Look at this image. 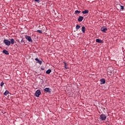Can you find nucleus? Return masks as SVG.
Instances as JSON below:
<instances>
[{
    "mask_svg": "<svg viewBox=\"0 0 125 125\" xmlns=\"http://www.w3.org/2000/svg\"><path fill=\"white\" fill-rule=\"evenodd\" d=\"M116 69H114L112 66H109L107 69V73L108 75L111 76V75H114L115 74V72Z\"/></svg>",
    "mask_w": 125,
    "mask_h": 125,
    "instance_id": "obj_1",
    "label": "nucleus"
},
{
    "mask_svg": "<svg viewBox=\"0 0 125 125\" xmlns=\"http://www.w3.org/2000/svg\"><path fill=\"white\" fill-rule=\"evenodd\" d=\"M106 118L105 115L101 114L100 116V120H101V121H105Z\"/></svg>",
    "mask_w": 125,
    "mask_h": 125,
    "instance_id": "obj_2",
    "label": "nucleus"
},
{
    "mask_svg": "<svg viewBox=\"0 0 125 125\" xmlns=\"http://www.w3.org/2000/svg\"><path fill=\"white\" fill-rule=\"evenodd\" d=\"M41 94H42V93L41 92V90L38 89L36 91L35 93V96L36 97H40V95H41Z\"/></svg>",
    "mask_w": 125,
    "mask_h": 125,
    "instance_id": "obj_3",
    "label": "nucleus"
},
{
    "mask_svg": "<svg viewBox=\"0 0 125 125\" xmlns=\"http://www.w3.org/2000/svg\"><path fill=\"white\" fill-rule=\"evenodd\" d=\"M3 42L6 45H8V46H9V45H10V41H9V40L5 39L3 40Z\"/></svg>",
    "mask_w": 125,
    "mask_h": 125,
    "instance_id": "obj_4",
    "label": "nucleus"
},
{
    "mask_svg": "<svg viewBox=\"0 0 125 125\" xmlns=\"http://www.w3.org/2000/svg\"><path fill=\"white\" fill-rule=\"evenodd\" d=\"M25 39L26 40H27L29 42H33V40H32V38L30 36H29L28 35H25Z\"/></svg>",
    "mask_w": 125,
    "mask_h": 125,
    "instance_id": "obj_5",
    "label": "nucleus"
},
{
    "mask_svg": "<svg viewBox=\"0 0 125 125\" xmlns=\"http://www.w3.org/2000/svg\"><path fill=\"white\" fill-rule=\"evenodd\" d=\"M101 30L102 32H103L104 33H106V31H107V27H106L105 26H103L101 28Z\"/></svg>",
    "mask_w": 125,
    "mask_h": 125,
    "instance_id": "obj_6",
    "label": "nucleus"
},
{
    "mask_svg": "<svg viewBox=\"0 0 125 125\" xmlns=\"http://www.w3.org/2000/svg\"><path fill=\"white\" fill-rule=\"evenodd\" d=\"M96 42H98L99 43H103V42H104L99 39H97Z\"/></svg>",
    "mask_w": 125,
    "mask_h": 125,
    "instance_id": "obj_7",
    "label": "nucleus"
},
{
    "mask_svg": "<svg viewBox=\"0 0 125 125\" xmlns=\"http://www.w3.org/2000/svg\"><path fill=\"white\" fill-rule=\"evenodd\" d=\"M83 20V16H80L79 18L78 19V22H82Z\"/></svg>",
    "mask_w": 125,
    "mask_h": 125,
    "instance_id": "obj_8",
    "label": "nucleus"
},
{
    "mask_svg": "<svg viewBox=\"0 0 125 125\" xmlns=\"http://www.w3.org/2000/svg\"><path fill=\"white\" fill-rule=\"evenodd\" d=\"M101 84H104L105 83H106V80H105L104 79H101Z\"/></svg>",
    "mask_w": 125,
    "mask_h": 125,
    "instance_id": "obj_9",
    "label": "nucleus"
},
{
    "mask_svg": "<svg viewBox=\"0 0 125 125\" xmlns=\"http://www.w3.org/2000/svg\"><path fill=\"white\" fill-rule=\"evenodd\" d=\"M2 53H4V54H6V55H8L9 54V53L8 52V51L4 50L2 51Z\"/></svg>",
    "mask_w": 125,
    "mask_h": 125,
    "instance_id": "obj_10",
    "label": "nucleus"
},
{
    "mask_svg": "<svg viewBox=\"0 0 125 125\" xmlns=\"http://www.w3.org/2000/svg\"><path fill=\"white\" fill-rule=\"evenodd\" d=\"M44 91L46 92H48V93H50L51 92V91L49 89V88H46L44 89Z\"/></svg>",
    "mask_w": 125,
    "mask_h": 125,
    "instance_id": "obj_11",
    "label": "nucleus"
},
{
    "mask_svg": "<svg viewBox=\"0 0 125 125\" xmlns=\"http://www.w3.org/2000/svg\"><path fill=\"white\" fill-rule=\"evenodd\" d=\"M88 12H89V11H88V10H85L84 11H82V13H83V14H87Z\"/></svg>",
    "mask_w": 125,
    "mask_h": 125,
    "instance_id": "obj_12",
    "label": "nucleus"
},
{
    "mask_svg": "<svg viewBox=\"0 0 125 125\" xmlns=\"http://www.w3.org/2000/svg\"><path fill=\"white\" fill-rule=\"evenodd\" d=\"M36 61L38 62V63H39V64H42V61H40L38 59V58H37L36 59H35Z\"/></svg>",
    "mask_w": 125,
    "mask_h": 125,
    "instance_id": "obj_13",
    "label": "nucleus"
},
{
    "mask_svg": "<svg viewBox=\"0 0 125 125\" xmlns=\"http://www.w3.org/2000/svg\"><path fill=\"white\" fill-rule=\"evenodd\" d=\"M63 63L64 64V68L65 69H69L68 67V63H66V62H63Z\"/></svg>",
    "mask_w": 125,
    "mask_h": 125,
    "instance_id": "obj_14",
    "label": "nucleus"
},
{
    "mask_svg": "<svg viewBox=\"0 0 125 125\" xmlns=\"http://www.w3.org/2000/svg\"><path fill=\"white\" fill-rule=\"evenodd\" d=\"M15 42V41H14V39H11L10 42L11 43V44H14Z\"/></svg>",
    "mask_w": 125,
    "mask_h": 125,
    "instance_id": "obj_15",
    "label": "nucleus"
},
{
    "mask_svg": "<svg viewBox=\"0 0 125 125\" xmlns=\"http://www.w3.org/2000/svg\"><path fill=\"white\" fill-rule=\"evenodd\" d=\"M82 32H83V34H84V33H85V27L83 26V27H82Z\"/></svg>",
    "mask_w": 125,
    "mask_h": 125,
    "instance_id": "obj_16",
    "label": "nucleus"
},
{
    "mask_svg": "<svg viewBox=\"0 0 125 125\" xmlns=\"http://www.w3.org/2000/svg\"><path fill=\"white\" fill-rule=\"evenodd\" d=\"M51 73V69H48L46 71V74H49Z\"/></svg>",
    "mask_w": 125,
    "mask_h": 125,
    "instance_id": "obj_17",
    "label": "nucleus"
},
{
    "mask_svg": "<svg viewBox=\"0 0 125 125\" xmlns=\"http://www.w3.org/2000/svg\"><path fill=\"white\" fill-rule=\"evenodd\" d=\"M80 13H81V11H79V10H76L75 12V14L77 15V14H80Z\"/></svg>",
    "mask_w": 125,
    "mask_h": 125,
    "instance_id": "obj_18",
    "label": "nucleus"
},
{
    "mask_svg": "<svg viewBox=\"0 0 125 125\" xmlns=\"http://www.w3.org/2000/svg\"><path fill=\"white\" fill-rule=\"evenodd\" d=\"M9 93L8 90H6L5 92L4 93V95H7Z\"/></svg>",
    "mask_w": 125,
    "mask_h": 125,
    "instance_id": "obj_19",
    "label": "nucleus"
},
{
    "mask_svg": "<svg viewBox=\"0 0 125 125\" xmlns=\"http://www.w3.org/2000/svg\"><path fill=\"white\" fill-rule=\"evenodd\" d=\"M81 28V26L79 25H77L76 26V30H79Z\"/></svg>",
    "mask_w": 125,
    "mask_h": 125,
    "instance_id": "obj_20",
    "label": "nucleus"
},
{
    "mask_svg": "<svg viewBox=\"0 0 125 125\" xmlns=\"http://www.w3.org/2000/svg\"><path fill=\"white\" fill-rule=\"evenodd\" d=\"M38 33H40V34H42V32L41 30H37Z\"/></svg>",
    "mask_w": 125,
    "mask_h": 125,
    "instance_id": "obj_21",
    "label": "nucleus"
},
{
    "mask_svg": "<svg viewBox=\"0 0 125 125\" xmlns=\"http://www.w3.org/2000/svg\"><path fill=\"white\" fill-rule=\"evenodd\" d=\"M21 43H23V42H24V43H25V42H24V39H22V40H21Z\"/></svg>",
    "mask_w": 125,
    "mask_h": 125,
    "instance_id": "obj_22",
    "label": "nucleus"
},
{
    "mask_svg": "<svg viewBox=\"0 0 125 125\" xmlns=\"http://www.w3.org/2000/svg\"><path fill=\"white\" fill-rule=\"evenodd\" d=\"M3 84H4V83L3 82H1V83H0V86H3Z\"/></svg>",
    "mask_w": 125,
    "mask_h": 125,
    "instance_id": "obj_23",
    "label": "nucleus"
},
{
    "mask_svg": "<svg viewBox=\"0 0 125 125\" xmlns=\"http://www.w3.org/2000/svg\"><path fill=\"white\" fill-rule=\"evenodd\" d=\"M35 0V1H36L37 2H38V3H40V0Z\"/></svg>",
    "mask_w": 125,
    "mask_h": 125,
    "instance_id": "obj_24",
    "label": "nucleus"
},
{
    "mask_svg": "<svg viewBox=\"0 0 125 125\" xmlns=\"http://www.w3.org/2000/svg\"><path fill=\"white\" fill-rule=\"evenodd\" d=\"M121 9L124 10V7L123 6L121 5Z\"/></svg>",
    "mask_w": 125,
    "mask_h": 125,
    "instance_id": "obj_25",
    "label": "nucleus"
},
{
    "mask_svg": "<svg viewBox=\"0 0 125 125\" xmlns=\"http://www.w3.org/2000/svg\"><path fill=\"white\" fill-rule=\"evenodd\" d=\"M17 42H20V41L19 40H17Z\"/></svg>",
    "mask_w": 125,
    "mask_h": 125,
    "instance_id": "obj_26",
    "label": "nucleus"
}]
</instances>
